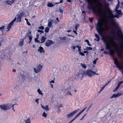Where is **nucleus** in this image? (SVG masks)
Returning <instances> with one entry per match:
<instances>
[{"label":"nucleus","mask_w":123,"mask_h":123,"mask_svg":"<svg viewBox=\"0 0 123 123\" xmlns=\"http://www.w3.org/2000/svg\"><path fill=\"white\" fill-rule=\"evenodd\" d=\"M96 29L98 33L102 36L101 38H106L103 37L104 32L107 35L110 33V28L108 25L105 22H102L99 20L97 23ZM113 36L117 38H123V33L120 30L116 31H112V32Z\"/></svg>","instance_id":"1"},{"label":"nucleus","mask_w":123,"mask_h":123,"mask_svg":"<svg viewBox=\"0 0 123 123\" xmlns=\"http://www.w3.org/2000/svg\"><path fill=\"white\" fill-rule=\"evenodd\" d=\"M105 44L106 49H110V45L112 44V42L110 39H101Z\"/></svg>","instance_id":"2"},{"label":"nucleus","mask_w":123,"mask_h":123,"mask_svg":"<svg viewBox=\"0 0 123 123\" xmlns=\"http://www.w3.org/2000/svg\"><path fill=\"white\" fill-rule=\"evenodd\" d=\"M113 60L115 64L117 66V67L119 70L122 69L123 68V63L119 62L117 58H113Z\"/></svg>","instance_id":"3"},{"label":"nucleus","mask_w":123,"mask_h":123,"mask_svg":"<svg viewBox=\"0 0 123 123\" xmlns=\"http://www.w3.org/2000/svg\"><path fill=\"white\" fill-rule=\"evenodd\" d=\"M88 4V5L87 6V8L89 10L92 9L93 12L94 13H97V10L93 7V5L91 1L90 0H86Z\"/></svg>","instance_id":"4"},{"label":"nucleus","mask_w":123,"mask_h":123,"mask_svg":"<svg viewBox=\"0 0 123 123\" xmlns=\"http://www.w3.org/2000/svg\"><path fill=\"white\" fill-rule=\"evenodd\" d=\"M11 104H8L6 105H0V108L1 110L3 111H6L12 108Z\"/></svg>","instance_id":"5"},{"label":"nucleus","mask_w":123,"mask_h":123,"mask_svg":"<svg viewBox=\"0 0 123 123\" xmlns=\"http://www.w3.org/2000/svg\"><path fill=\"white\" fill-rule=\"evenodd\" d=\"M84 72L82 71H80L76 74L75 77L77 79H80L81 80L83 78Z\"/></svg>","instance_id":"6"},{"label":"nucleus","mask_w":123,"mask_h":123,"mask_svg":"<svg viewBox=\"0 0 123 123\" xmlns=\"http://www.w3.org/2000/svg\"><path fill=\"white\" fill-rule=\"evenodd\" d=\"M120 45L121 46L122 50L120 51H118L117 53V55L120 58H122L123 57L122 55L123 51L122 49H123V41H122L120 43Z\"/></svg>","instance_id":"7"},{"label":"nucleus","mask_w":123,"mask_h":123,"mask_svg":"<svg viewBox=\"0 0 123 123\" xmlns=\"http://www.w3.org/2000/svg\"><path fill=\"white\" fill-rule=\"evenodd\" d=\"M79 110H74L73 112H71L70 113L68 114V115L66 116V117L67 118H69L72 117L77 112H78Z\"/></svg>","instance_id":"8"},{"label":"nucleus","mask_w":123,"mask_h":123,"mask_svg":"<svg viewBox=\"0 0 123 123\" xmlns=\"http://www.w3.org/2000/svg\"><path fill=\"white\" fill-rule=\"evenodd\" d=\"M42 68V66L41 65L39 64L36 68H34V70L36 73H37L41 70Z\"/></svg>","instance_id":"9"},{"label":"nucleus","mask_w":123,"mask_h":123,"mask_svg":"<svg viewBox=\"0 0 123 123\" xmlns=\"http://www.w3.org/2000/svg\"><path fill=\"white\" fill-rule=\"evenodd\" d=\"M93 72L91 70H87L85 72V74L91 77L92 75H93Z\"/></svg>","instance_id":"10"},{"label":"nucleus","mask_w":123,"mask_h":123,"mask_svg":"<svg viewBox=\"0 0 123 123\" xmlns=\"http://www.w3.org/2000/svg\"><path fill=\"white\" fill-rule=\"evenodd\" d=\"M109 21L110 22V24L112 25L114 27H116V24L114 23V19L110 17H109Z\"/></svg>","instance_id":"11"},{"label":"nucleus","mask_w":123,"mask_h":123,"mask_svg":"<svg viewBox=\"0 0 123 123\" xmlns=\"http://www.w3.org/2000/svg\"><path fill=\"white\" fill-rule=\"evenodd\" d=\"M54 43V42L52 40H48L46 42L45 45L46 46L48 47Z\"/></svg>","instance_id":"12"},{"label":"nucleus","mask_w":123,"mask_h":123,"mask_svg":"<svg viewBox=\"0 0 123 123\" xmlns=\"http://www.w3.org/2000/svg\"><path fill=\"white\" fill-rule=\"evenodd\" d=\"M122 94V93H119L117 94H114L110 98H117L119 96H121Z\"/></svg>","instance_id":"13"},{"label":"nucleus","mask_w":123,"mask_h":123,"mask_svg":"<svg viewBox=\"0 0 123 123\" xmlns=\"http://www.w3.org/2000/svg\"><path fill=\"white\" fill-rule=\"evenodd\" d=\"M79 26V25L78 24H76V25L74 27L75 28H74L73 29V32L75 34L76 36L77 35V33L76 32V31H77V30Z\"/></svg>","instance_id":"14"},{"label":"nucleus","mask_w":123,"mask_h":123,"mask_svg":"<svg viewBox=\"0 0 123 123\" xmlns=\"http://www.w3.org/2000/svg\"><path fill=\"white\" fill-rule=\"evenodd\" d=\"M31 31L29 29H28V32L27 33V35L26 36V37H28L29 38H32V37L31 35Z\"/></svg>","instance_id":"15"},{"label":"nucleus","mask_w":123,"mask_h":123,"mask_svg":"<svg viewBox=\"0 0 123 123\" xmlns=\"http://www.w3.org/2000/svg\"><path fill=\"white\" fill-rule=\"evenodd\" d=\"M108 11L110 15L111 16H110V17L113 18L114 19V18L116 17L115 15H114L112 13V12L109 9H108Z\"/></svg>","instance_id":"16"},{"label":"nucleus","mask_w":123,"mask_h":123,"mask_svg":"<svg viewBox=\"0 0 123 123\" xmlns=\"http://www.w3.org/2000/svg\"><path fill=\"white\" fill-rule=\"evenodd\" d=\"M13 23L12 22H10L8 25L7 29H8V30L7 31H9L10 29L11 28L12 26L13 25Z\"/></svg>","instance_id":"17"},{"label":"nucleus","mask_w":123,"mask_h":123,"mask_svg":"<svg viewBox=\"0 0 123 123\" xmlns=\"http://www.w3.org/2000/svg\"><path fill=\"white\" fill-rule=\"evenodd\" d=\"M24 40L23 39H21L20 40L19 43V45L21 47L24 44Z\"/></svg>","instance_id":"18"},{"label":"nucleus","mask_w":123,"mask_h":123,"mask_svg":"<svg viewBox=\"0 0 123 123\" xmlns=\"http://www.w3.org/2000/svg\"><path fill=\"white\" fill-rule=\"evenodd\" d=\"M37 50L38 51H39L40 53L44 52V51L43 50V48L42 47H39Z\"/></svg>","instance_id":"19"},{"label":"nucleus","mask_w":123,"mask_h":123,"mask_svg":"<svg viewBox=\"0 0 123 123\" xmlns=\"http://www.w3.org/2000/svg\"><path fill=\"white\" fill-rule=\"evenodd\" d=\"M41 106L46 111H47L49 110V109L48 107V106L47 105L46 106H44L42 105H41Z\"/></svg>","instance_id":"20"},{"label":"nucleus","mask_w":123,"mask_h":123,"mask_svg":"<svg viewBox=\"0 0 123 123\" xmlns=\"http://www.w3.org/2000/svg\"><path fill=\"white\" fill-rule=\"evenodd\" d=\"M61 42H62L63 43H66L69 41L68 39H60Z\"/></svg>","instance_id":"21"},{"label":"nucleus","mask_w":123,"mask_h":123,"mask_svg":"<svg viewBox=\"0 0 123 123\" xmlns=\"http://www.w3.org/2000/svg\"><path fill=\"white\" fill-rule=\"evenodd\" d=\"M17 16V21L18 22H21V17L19 15H18Z\"/></svg>","instance_id":"22"},{"label":"nucleus","mask_w":123,"mask_h":123,"mask_svg":"<svg viewBox=\"0 0 123 123\" xmlns=\"http://www.w3.org/2000/svg\"><path fill=\"white\" fill-rule=\"evenodd\" d=\"M53 21V20H49L48 26L50 28L51 27L52 25V22Z\"/></svg>","instance_id":"23"},{"label":"nucleus","mask_w":123,"mask_h":123,"mask_svg":"<svg viewBox=\"0 0 123 123\" xmlns=\"http://www.w3.org/2000/svg\"><path fill=\"white\" fill-rule=\"evenodd\" d=\"M25 123H31L30 118H28L27 119H25L24 121Z\"/></svg>","instance_id":"24"},{"label":"nucleus","mask_w":123,"mask_h":123,"mask_svg":"<svg viewBox=\"0 0 123 123\" xmlns=\"http://www.w3.org/2000/svg\"><path fill=\"white\" fill-rule=\"evenodd\" d=\"M15 0H9V1H7L8 2L7 4L10 5H11L14 2Z\"/></svg>","instance_id":"25"},{"label":"nucleus","mask_w":123,"mask_h":123,"mask_svg":"<svg viewBox=\"0 0 123 123\" xmlns=\"http://www.w3.org/2000/svg\"><path fill=\"white\" fill-rule=\"evenodd\" d=\"M116 12L117 13V14H122L121 11V10H118L117 9V10H115Z\"/></svg>","instance_id":"26"},{"label":"nucleus","mask_w":123,"mask_h":123,"mask_svg":"<svg viewBox=\"0 0 123 123\" xmlns=\"http://www.w3.org/2000/svg\"><path fill=\"white\" fill-rule=\"evenodd\" d=\"M47 6L49 7H53L54 6V5L52 3H49L47 4Z\"/></svg>","instance_id":"27"},{"label":"nucleus","mask_w":123,"mask_h":123,"mask_svg":"<svg viewBox=\"0 0 123 123\" xmlns=\"http://www.w3.org/2000/svg\"><path fill=\"white\" fill-rule=\"evenodd\" d=\"M25 14L23 12H21L19 14H18L21 17H23L24 16Z\"/></svg>","instance_id":"28"},{"label":"nucleus","mask_w":123,"mask_h":123,"mask_svg":"<svg viewBox=\"0 0 123 123\" xmlns=\"http://www.w3.org/2000/svg\"><path fill=\"white\" fill-rule=\"evenodd\" d=\"M37 91L39 94H40L41 95H43V94L41 92V91L40 89H38L37 90Z\"/></svg>","instance_id":"29"},{"label":"nucleus","mask_w":123,"mask_h":123,"mask_svg":"<svg viewBox=\"0 0 123 123\" xmlns=\"http://www.w3.org/2000/svg\"><path fill=\"white\" fill-rule=\"evenodd\" d=\"M120 86L118 85V84L117 86L113 90V92H114L116 91H117L118 88H119Z\"/></svg>","instance_id":"30"},{"label":"nucleus","mask_w":123,"mask_h":123,"mask_svg":"<svg viewBox=\"0 0 123 123\" xmlns=\"http://www.w3.org/2000/svg\"><path fill=\"white\" fill-rule=\"evenodd\" d=\"M82 113V112L81 111H80L75 116V117L73 119H74V120H75L77 117H78L79 115L81 114Z\"/></svg>","instance_id":"31"},{"label":"nucleus","mask_w":123,"mask_h":123,"mask_svg":"<svg viewBox=\"0 0 123 123\" xmlns=\"http://www.w3.org/2000/svg\"><path fill=\"white\" fill-rule=\"evenodd\" d=\"M49 28L48 27H46L45 29V31L46 32L48 33V32L49 30Z\"/></svg>","instance_id":"32"},{"label":"nucleus","mask_w":123,"mask_h":123,"mask_svg":"<svg viewBox=\"0 0 123 123\" xmlns=\"http://www.w3.org/2000/svg\"><path fill=\"white\" fill-rule=\"evenodd\" d=\"M118 3L115 7V10H117L118 9L119 6V1L118 0Z\"/></svg>","instance_id":"33"},{"label":"nucleus","mask_w":123,"mask_h":123,"mask_svg":"<svg viewBox=\"0 0 123 123\" xmlns=\"http://www.w3.org/2000/svg\"><path fill=\"white\" fill-rule=\"evenodd\" d=\"M110 55L111 56H112L113 59V58L114 57L115 58V57L114 56V52H111V51H110Z\"/></svg>","instance_id":"34"},{"label":"nucleus","mask_w":123,"mask_h":123,"mask_svg":"<svg viewBox=\"0 0 123 123\" xmlns=\"http://www.w3.org/2000/svg\"><path fill=\"white\" fill-rule=\"evenodd\" d=\"M92 49L91 47H87L85 49L87 51H89V50H92Z\"/></svg>","instance_id":"35"},{"label":"nucleus","mask_w":123,"mask_h":123,"mask_svg":"<svg viewBox=\"0 0 123 123\" xmlns=\"http://www.w3.org/2000/svg\"><path fill=\"white\" fill-rule=\"evenodd\" d=\"M47 114L46 113H45V112H43V114H42V116L44 117L45 118H46L47 116Z\"/></svg>","instance_id":"36"},{"label":"nucleus","mask_w":123,"mask_h":123,"mask_svg":"<svg viewBox=\"0 0 123 123\" xmlns=\"http://www.w3.org/2000/svg\"><path fill=\"white\" fill-rule=\"evenodd\" d=\"M76 47L78 48V51L79 52H80L81 51L80 48H81V47L80 46H79L78 45H77L76 46Z\"/></svg>","instance_id":"37"},{"label":"nucleus","mask_w":123,"mask_h":123,"mask_svg":"<svg viewBox=\"0 0 123 123\" xmlns=\"http://www.w3.org/2000/svg\"><path fill=\"white\" fill-rule=\"evenodd\" d=\"M81 66L83 68L85 69L86 68V67L85 64L82 63H81Z\"/></svg>","instance_id":"38"},{"label":"nucleus","mask_w":123,"mask_h":123,"mask_svg":"<svg viewBox=\"0 0 123 123\" xmlns=\"http://www.w3.org/2000/svg\"><path fill=\"white\" fill-rule=\"evenodd\" d=\"M37 31L38 32H39V33L40 34H41L42 33H44V32L43 31L39 30H37Z\"/></svg>","instance_id":"39"},{"label":"nucleus","mask_w":123,"mask_h":123,"mask_svg":"<svg viewBox=\"0 0 123 123\" xmlns=\"http://www.w3.org/2000/svg\"><path fill=\"white\" fill-rule=\"evenodd\" d=\"M59 12L61 13V14H63V9L61 8H60L59 9Z\"/></svg>","instance_id":"40"},{"label":"nucleus","mask_w":123,"mask_h":123,"mask_svg":"<svg viewBox=\"0 0 123 123\" xmlns=\"http://www.w3.org/2000/svg\"><path fill=\"white\" fill-rule=\"evenodd\" d=\"M38 28L39 29L43 30L44 29V27L43 26H41L40 27H39Z\"/></svg>","instance_id":"41"},{"label":"nucleus","mask_w":123,"mask_h":123,"mask_svg":"<svg viewBox=\"0 0 123 123\" xmlns=\"http://www.w3.org/2000/svg\"><path fill=\"white\" fill-rule=\"evenodd\" d=\"M98 58H97L95 60H94L93 62V63L94 64H96V62L97 61V60L98 59Z\"/></svg>","instance_id":"42"},{"label":"nucleus","mask_w":123,"mask_h":123,"mask_svg":"<svg viewBox=\"0 0 123 123\" xmlns=\"http://www.w3.org/2000/svg\"><path fill=\"white\" fill-rule=\"evenodd\" d=\"M86 41L87 42V44L89 45V46H91V45L90 44V43L89 41L87 40H86Z\"/></svg>","instance_id":"43"},{"label":"nucleus","mask_w":123,"mask_h":123,"mask_svg":"<svg viewBox=\"0 0 123 123\" xmlns=\"http://www.w3.org/2000/svg\"><path fill=\"white\" fill-rule=\"evenodd\" d=\"M80 54L82 56H84L85 55L84 53H83L82 52L80 51L79 52Z\"/></svg>","instance_id":"44"},{"label":"nucleus","mask_w":123,"mask_h":123,"mask_svg":"<svg viewBox=\"0 0 123 123\" xmlns=\"http://www.w3.org/2000/svg\"><path fill=\"white\" fill-rule=\"evenodd\" d=\"M16 17H15L11 22L13 24L14 22L16 21Z\"/></svg>","instance_id":"45"},{"label":"nucleus","mask_w":123,"mask_h":123,"mask_svg":"<svg viewBox=\"0 0 123 123\" xmlns=\"http://www.w3.org/2000/svg\"><path fill=\"white\" fill-rule=\"evenodd\" d=\"M46 39H41V43H42L44 42L45 41Z\"/></svg>","instance_id":"46"},{"label":"nucleus","mask_w":123,"mask_h":123,"mask_svg":"<svg viewBox=\"0 0 123 123\" xmlns=\"http://www.w3.org/2000/svg\"><path fill=\"white\" fill-rule=\"evenodd\" d=\"M119 14L116 13L115 15L116 17L117 18H118L119 16Z\"/></svg>","instance_id":"47"},{"label":"nucleus","mask_w":123,"mask_h":123,"mask_svg":"<svg viewBox=\"0 0 123 123\" xmlns=\"http://www.w3.org/2000/svg\"><path fill=\"white\" fill-rule=\"evenodd\" d=\"M5 28V26H2L1 27H0V30H2L4 29Z\"/></svg>","instance_id":"48"},{"label":"nucleus","mask_w":123,"mask_h":123,"mask_svg":"<svg viewBox=\"0 0 123 123\" xmlns=\"http://www.w3.org/2000/svg\"><path fill=\"white\" fill-rule=\"evenodd\" d=\"M61 111V109H60V107L59 106H58V108L57 109V112L58 113L59 112H60Z\"/></svg>","instance_id":"49"},{"label":"nucleus","mask_w":123,"mask_h":123,"mask_svg":"<svg viewBox=\"0 0 123 123\" xmlns=\"http://www.w3.org/2000/svg\"><path fill=\"white\" fill-rule=\"evenodd\" d=\"M67 94L68 95H70L72 96V95L70 92H68L67 93Z\"/></svg>","instance_id":"50"},{"label":"nucleus","mask_w":123,"mask_h":123,"mask_svg":"<svg viewBox=\"0 0 123 123\" xmlns=\"http://www.w3.org/2000/svg\"><path fill=\"white\" fill-rule=\"evenodd\" d=\"M89 21H90V22L91 23L92 22V21H93V19L92 18H89Z\"/></svg>","instance_id":"51"},{"label":"nucleus","mask_w":123,"mask_h":123,"mask_svg":"<svg viewBox=\"0 0 123 123\" xmlns=\"http://www.w3.org/2000/svg\"><path fill=\"white\" fill-rule=\"evenodd\" d=\"M84 54L86 53V55H87L88 53V52L86 51H84Z\"/></svg>","instance_id":"52"},{"label":"nucleus","mask_w":123,"mask_h":123,"mask_svg":"<svg viewBox=\"0 0 123 123\" xmlns=\"http://www.w3.org/2000/svg\"><path fill=\"white\" fill-rule=\"evenodd\" d=\"M95 36L97 38H99L98 35L97 34H95Z\"/></svg>","instance_id":"53"},{"label":"nucleus","mask_w":123,"mask_h":123,"mask_svg":"<svg viewBox=\"0 0 123 123\" xmlns=\"http://www.w3.org/2000/svg\"><path fill=\"white\" fill-rule=\"evenodd\" d=\"M63 0H60V2H58V3H56L55 4H59L60 3H62V2H63Z\"/></svg>","instance_id":"54"},{"label":"nucleus","mask_w":123,"mask_h":123,"mask_svg":"<svg viewBox=\"0 0 123 123\" xmlns=\"http://www.w3.org/2000/svg\"><path fill=\"white\" fill-rule=\"evenodd\" d=\"M35 41L37 43L40 42L38 40V39H35Z\"/></svg>","instance_id":"55"},{"label":"nucleus","mask_w":123,"mask_h":123,"mask_svg":"<svg viewBox=\"0 0 123 123\" xmlns=\"http://www.w3.org/2000/svg\"><path fill=\"white\" fill-rule=\"evenodd\" d=\"M4 40H2L0 42V46L1 45V43L2 42H4Z\"/></svg>","instance_id":"56"},{"label":"nucleus","mask_w":123,"mask_h":123,"mask_svg":"<svg viewBox=\"0 0 123 123\" xmlns=\"http://www.w3.org/2000/svg\"><path fill=\"white\" fill-rule=\"evenodd\" d=\"M76 47V46H75V45H73L72 46V48L74 50L75 49Z\"/></svg>","instance_id":"57"},{"label":"nucleus","mask_w":123,"mask_h":123,"mask_svg":"<svg viewBox=\"0 0 123 123\" xmlns=\"http://www.w3.org/2000/svg\"><path fill=\"white\" fill-rule=\"evenodd\" d=\"M123 83V81H121L119 82V83H118V84L119 86L121 84H122Z\"/></svg>","instance_id":"58"},{"label":"nucleus","mask_w":123,"mask_h":123,"mask_svg":"<svg viewBox=\"0 0 123 123\" xmlns=\"http://www.w3.org/2000/svg\"><path fill=\"white\" fill-rule=\"evenodd\" d=\"M27 24L29 26H30L31 25V24L28 21H27L26 22Z\"/></svg>","instance_id":"59"},{"label":"nucleus","mask_w":123,"mask_h":123,"mask_svg":"<svg viewBox=\"0 0 123 123\" xmlns=\"http://www.w3.org/2000/svg\"><path fill=\"white\" fill-rule=\"evenodd\" d=\"M91 107V105H89V107L86 110V111L87 112L89 110V108Z\"/></svg>","instance_id":"60"},{"label":"nucleus","mask_w":123,"mask_h":123,"mask_svg":"<svg viewBox=\"0 0 123 123\" xmlns=\"http://www.w3.org/2000/svg\"><path fill=\"white\" fill-rule=\"evenodd\" d=\"M39 100V99H37L35 100V101L36 102L37 104H38V101Z\"/></svg>","instance_id":"61"},{"label":"nucleus","mask_w":123,"mask_h":123,"mask_svg":"<svg viewBox=\"0 0 123 123\" xmlns=\"http://www.w3.org/2000/svg\"><path fill=\"white\" fill-rule=\"evenodd\" d=\"M87 107H86L83 110L81 111L82 113L86 108Z\"/></svg>","instance_id":"62"},{"label":"nucleus","mask_w":123,"mask_h":123,"mask_svg":"<svg viewBox=\"0 0 123 123\" xmlns=\"http://www.w3.org/2000/svg\"><path fill=\"white\" fill-rule=\"evenodd\" d=\"M107 85V84H106L105 85H104L102 88L103 89L104 88H105V86H106V85Z\"/></svg>","instance_id":"63"},{"label":"nucleus","mask_w":123,"mask_h":123,"mask_svg":"<svg viewBox=\"0 0 123 123\" xmlns=\"http://www.w3.org/2000/svg\"><path fill=\"white\" fill-rule=\"evenodd\" d=\"M74 119H73L71 121L69 122V123H71L72 122H73L74 121Z\"/></svg>","instance_id":"64"}]
</instances>
